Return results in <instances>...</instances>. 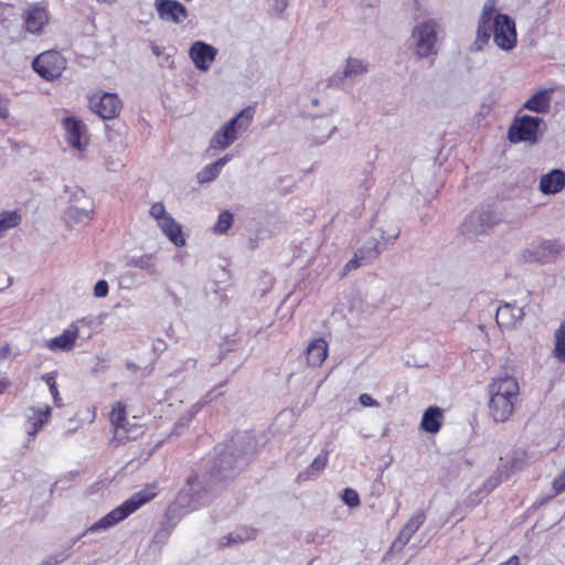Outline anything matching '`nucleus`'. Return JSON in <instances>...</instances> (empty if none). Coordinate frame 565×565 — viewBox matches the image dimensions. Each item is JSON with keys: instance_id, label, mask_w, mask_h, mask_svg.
I'll list each match as a JSON object with an SVG mask.
<instances>
[{"instance_id": "f257e3e1", "label": "nucleus", "mask_w": 565, "mask_h": 565, "mask_svg": "<svg viewBox=\"0 0 565 565\" xmlns=\"http://www.w3.org/2000/svg\"><path fill=\"white\" fill-rule=\"evenodd\" d=\"M491 38L495 45L503 51H511L516 45L514 21L509 15L499 13L495 2L488 0L482 8L472 49L481 51Z\"/></svg>"}, {"instance_id": "f03ea898", "label": "nucleus", "mask_w": 565, "mask_h": 565, "mask_svg": "<svg viewBox=\"0 0 565 565\" xmlns=\"http://www.w3.org/2000/svg\"><path fill=\"white\" fill-rule=\"evenodd\" d=\"M520 386L515 377L501 375L489 384V413L497 423L507 422L519 401Z\"/></svg>"}, {"instance_id": "7ed1b4c3", "label": "nucleus", "mask_w": 565, "mask_h": 565, "mask_svg": "<svg viewBox=\"0 0 565 565\" xmlns=\"http://www.w3.org/2000/svg\"><path fill=\"white\" fill-rule=\"evenodd\" d=\"M156 495L157 484L151 483L146 486L143 489L134 493L129 499L124 501L119 507L115 508L97 522L93 523L83 535L86 533L107 531L151 501Z\"/></svg>"}, {"instance_id": "20e7f679", "label": "nucleus", "mask_w": 565, "mask_h": 565, "mask_svg": "<svg viewBox=\"0 0 565 565\" xmlns=\"http://www.w3.org/2000/svg\"><path fill=\"white\" fill-rule=\"evenodd\" d=\"M253 119L254 110L250 107L242 109L214 131L210 139L209 149L216 151L228 149L248 130Z\"/></svg>"}, {"instance_id": "39448f33", "label": "nucleus", "mask_w": 565, "mask_h": 565, "mask_svg": "<svg viewBox=\"0 0 565 565\" xmlns=\"http://www.w3.org/2000/svg\"><path fill=\"white\" fill-rule=\"evenodd\" d=\"M440 24L435 19L417 23L411 35L412 47L417 58H428L437 55V42Z\"/></svg>"}, {"instance_id": "423d86ee", "label": "nucleus", "mask_w": 565, "mask_h": 565, "mask_svg": "<svg viewBox=\"0 0 565 565\" xmlns=\"http://www.w3.org/2000/svg\"><path fill=\"white\" fill-rule=\"evenodd\" d=\"M545 130V121L531 115H518L508 130L512 143L527 142L535 145Z\"/></svg>"}, {"instance_id": "0eeeda50", "label": "nucleus", "mask_w": 565, "mask_h": 565, "mask_svg": "<svg viewBox=\"0 0 565 565\" xmlns=\"http://www.w3.org/2000/svg\"><path fill=\"white\" fill-rule=\"evenodd\" d=\"M94 217V203L84 191H76L63 220L68 227L87 225Z\"/></svg>"}, {"instance_id": "6e6552de", "label": "nucleus", "mask_w": 565, "mask_h": 565, "mask_svg": "<svg viewBox=\"0 0 565 565\" xmlns=\"http://www.w3.org/2000/svg\"><path fill=\"white\" fill-rule=\"evenodd\" d=\"M66 58L55 50H49L39 54L32 62V68L42 78L54 81L58 78L66 68Z\"/></svg>"}, {"instance_id": "1a4fd4ad", "label": "nucleus", "mask_w": 565, "mask_h": 565, "mask_svg": "<svg viewBox=\"0 0 565 565\" xmlns=\"http://www.w3.org/2000/svg\"><path fill=\"white\" fill-rule=\"evenodd\" d=\"M109 419L114 428V439L119 444L137 438L141 430L137 424H130L127 419L126 405L122 402L113 405Z\"/></svg>"}, {"instance_id": "9d476101", "label": "nucleus", "mask_w": 565, "mask_h": 565, "mask_svg": "<svg viewBox=\"0 0 565 565\" xmlns=\"http://www.w3.org/2000/svg\"><path fill=\"white\" fill-rule=\"evenodd\" d=\"M90 109L103 119L116 118L122 104L117 94L98 90L89 98Z\"/></svg>"}, {"instance_id": "9b49d317", "label": "nucleus", "mask_w": 565, "mask_h": 565, "mask_svg": "<svg viewBox=\"0 0 565 565\" xmlns=\"http://www.w3.org/2000/svg\"><path fill=\"white\" fill-rule=\"evenodd\" d=\"M562 250L563 247L558 242L542 241L524 249L522 258L529 263L547 264L555 260Z\"/></svg>"}, {"instance_id": "f8f14e48", "label": "nucleus", "mask_w": 565, "mask_h": 565, "mask_svg": "<svg viewBox=\"0 0 565 565\" xmlns=\"http://www.w3.org/2000/svg\"><path fill=\"white\" fill-rule=\"evenodd\" d=\"M497 223V217L491 211H475L469 214L461 226L462 233L469 237H478L486 234Z\"/></svg>"}, {"instance_id": "ddd939ff", "label": "nucleus", "mask_w": 565, "mask_h": 565, "mask_svg": "<svg viewBox=\"0 0 565 565\" xmlns=\"http://www.w3.org/2000/svg\"><path fill=\"white\" fill-rule=\"evenodd\" d=\"M217 54L218 51L215 46L201 40L194 41L188 51L189 58L194 67L203 73L211 70Z\"/></svg>"}, {"instance_id": "4468645a", "label": "nucleus", "mask_w": 565, "mask_h": 565, "mask_svg": "<svg viewBox=\"0 0 565 565\" xmlns=\"http://www.w3.org/2000/svg\"><path fill=\"white\" fill-rule=\"evenodd\" d=\"M68 145L79 152H84L89 142L86 125L76 117H65L62 120Z\"/></svg>"}, {"instance_id": "2eb2a0df", "label": "nucleus", "mask_w": 565, "mask_h": 565, "mask_svg": "<svg viewBox=\"0 0 565 565\" xmlns=\"http://www.w3.org/2000/svg\"><path fill=\"white\" fill-rule=\"evenodd\" d=\"M369 70L366 61L358 57H349L341 72L334 73L329 78V84L338 87H343L348 82L353 83L359 77L364 75Z\"/></svg>"}, {"instance_id": "dca6fc26", "label": "nucleus", "mask_w": 565, "mask_h": 565, "mask_svg": "<svg viewBox=\"0 0 565 565\" xmlns=\"http://www.w3.org/2000/svg\"><path fill=\"white\" fill-rule=\"evenodd\" d=\"M49 22L50 13L44 7L33 4L25 10L23 20L25 32L33 35H41Z\"/></svg>"}, {"instance_id": "f3484780", "label": "nucleus", "mask_w": 565, "mask_h": 565, "mask_svg": "<svg viewBox=\"0 0 565 565\" xmlns=\"http://www.w3.org/2000/svg\"><path fill=\"white\" fill-rule=\"evenodd\" d=\"M78 335V322H72L60 335L47 340L45 347L52 352H68L75 348Z\"/></svg>"}, {"instance_id": "a211bd4d", "label": "nucleus", "mask_w": 565, "mask_h": 565, "mask_svg": "<svg viewBox=\"0 0 565 565\" xmlns=\"http://www.w3.org/2000/svg\"><path fill=\"white\" fill-rule=\"evenodd\" d=\"M154 7L164 21L180 24L188 18V10L177 0H156Z\"/></svg>"}, {"instance_id": "6ab92c4d", "label": "nucleus", "mask_w": 565, "mask_h": 565, "mask_svg": "<svg viewBox=\"0 0 565 565\" xmlns=\"http://www.w3.org/2000/svg\"><path fill=\"white\" fill-rule=\"evenodd\" d=\"M555 88H541L534 92L523 104L522 110L546 115L552 105Z\"/></svg>"}, {"instance_id": "aec40b11", "label": "nucleus", "mask_w": 565, "mask_h": 565, "mask_svg": "<svg viewBox=\"0 0 565 565\" xmlns=\"http://www.w3.org/2000/svg\"><path fill=\"white\" fill-rule=\"evenodd\" d=\"M426 520L423 510H417L401 529L397 537L393 543V547L402 550L411 541L413 535L418 531Z\"/></svg>"}, {"instance_id": "412c9836", "label": "nucleus", "mask_w": 565, "mask_h": 565, "mask_svg": "<svg viewBox=\"0 0 565 565\" xmlns=\"http://www.w3.org/2000/svg\"><path fill=\"white\" fill-rule=\"evenodd\" d=\"M380 253V242L375 237H372L370 241L365 242L362 247L358 249V252L354 254V257L348 262L347 268H358L375 259Z\"/></svg>"}, {"instance_id": "4be33fe9", "label": "nucleus", "mask_w": 565, "mask_h": 565, "mask_svg": "<svg viewBox=\"0 0 565 565\" xmlns=\"http://www.w3.org/2000/svg\"><path fill=\"white\" fill-rule=\"evenodd\" d=\"M524 317L522 307L514 303H504L497 309L495 319L499 326L503 328H513Z\"/></svg>"}, {"instance_id": "5701e85b", "label": "nucleus", "mask_w": 565, "mask_h": 565, "mask_svg": "<svg viewBox=\"0 0 565 565\" xmlns=\"http://www.w3.org/2000/svg\"><path fill=\"white\" fill-rule=\"evenodd\" d=\"M565 188V171L554 169L540 179L539 189L543 194H556Z\"/></svg>"}, {"instance_id": "b1692460", "label": "nucleus", "mask_w": 565, "mask_h": 565, "mask_svg": "<svg viewBox=\"0 0 565 565\" xmlns=\"http://www.w3.org/2000/svg\"><path fill=\"white\" fill-rule=\"evenodd\" d=\"M157 226L161 230L162 234L175 246L182 247L185 245V237L182 232V226L173 218L172 215H169L164 220L157 223Z\"/></svg>"}, {"instance_id": "393cba45", "label": "nucleus", "mask_w": 565, "mask_h": 565, "mask_svg": "<svg viewBox=\"0 0 565 565\" xmlns=\"http://www.w3.org/2000/svg\"><path fill=\"white\" fill-rule=\"evenodd\" d=\"M328 351V343L322 338L311 341L307 348V361L309 365L313 367L320 366L326 361Z\"/></svg>"}, {"instance_id": "a878e982", "label": "nucleus", "mask_w": 565, "mask_h": 565, "mask_svg": "<svg viewBox=\"0 0 565 565\" xmlns=\"http://www.w3.org/2000/svg\"><path fill=\"white\" fill-rule=\"evenodd\" d=\"M443 419V409L437 406H430L423 414L420 428L426 433L436 434L441 427Z\"/></svg>"}, {"instance_id": "bb28decb", "label": "nucleus", "mask_w": 565, "mask_h": 565, "mask_svg": "<svg viewBox=\"0 0 565 565\" xmlns=\"http://www.w3.org/2000/svg\"><path fill=\"white\" fill-rule=\"evenodd\" d=\"M50 418L51 407L49 405L30 408V414L28 415V422L30 424V429L28 430L29 435L34 436L39 433Z\"/></svg>"}, {"instance_id": "cd10ccee", "label": "nucleus", "mask_w": 565, "mask_h": 565, "mask_svg": "<svg viewBox=\"0 0 565 565\" xmlns=\"http://www.w3.org/2000/svg\"><path fill=\"white\" fill-rule=\"evenodd\" d=\"M188 487L189 489L185 491H182L178 497V502L180 504H183V501L188 500V505L190 510H194L201 505V497H200V478L198 476H194L192 478L188 479Z\"/></svg>"}, {"instance_id": "c85d7f7f", "label": "nucleus", "mask_w": 565, "mask_h": 565, "mask_svg": "<svg viewBox=\"0 0 565 565\" xmlns=\"http://www.w3.org/2000/svg\"><path fill=\"white\" fill-rule=\"evenodd\" d=\"M231 160H232V156L225 154L224 157L217 159L215 162L206 164L198 173V175H196L198 182L199 183H207V182L215 180L220 175L223 167Z\"/></svg>"}, {"instance_id": "c756f323", "label": "nucleus", "mask_w": 565, "mask_h": 565, "mask_svg": "<svg viewBox=\"0 0 565 565\" xmlns=\"http://www.w3.org/2000/svg\"><path fill=\"white\" fill-rule=\"evenodd\" d=\"M552 354L559 363L565 362V320L562 321L554 332V348Z\"/></svg>"}, {"instance_id": "7c9ffc66", "label": "nucleus", "mask_w": 565, "mask_h": 565, "mask_svg": "<svg viewBox=\"0 0 565 565\" xmlns=\"http://www.w3.org/2000/svg\"><path fill=\"white\" fill-rule=\"evenodd\" d=\"M21 222V215L15 211H2L0 212V237L8 232L17 227Z\"/></svg>"}, {"instance_id": "2f4dec72", "label": "nucleus", "mask_w": 565, "mask_h": 565, "mask_svg": "<svg viewBox=\"0 0 565 565\" xmlns=\"http://www.w3.org/2000/svg\"><path fill=\"white\" fill-rule=\"evenodd\" d=\"M327 463L328 452L322 451L313 459L309 468L303 472V476L307 479L316 478L327 467ZM300 477H302V475Z\"/></svg>"}, {"instance_id": "473e14b6", "label": "nucleus", "mask_w": 565, "mask_h": 565, "mask_svg": "<svg viewBox=\"0 0 565 565\" xmlns=\"http://www.w3.org/2000/svg\"><path fill=\"white\" fill-rule=\"evenodd\" d=\"M130 265L145 270L149 275L158 274V269L156 263L153 262L152 255H141L138 257H132L130 259Z\"/></svg>"}, {"instance_id": "72a5a7b5", "label": "nucleus", "mask_w": 565, "mask_h": 565, "mask_svg": "<svg viewBox=\"0 0 565 565\" xmlns=\"http://www.w3.org/2000/svg\"><path fill=\"white\" fill-rule=\"evenodd\" d=\"M42 380L46 383L49 386L50 393L53 397L54 404L60 407L62 406V398L60 396L57 384H56V375L54 372L52 373H45L42 375Z\"/></svg>"}, {"instance_id": "f704fd0d", "label": "nucleus", "mask_w": 565, "mask_h": 565, "mask_svg": "<svg viewBox=\"0 0 565 565\" xmlns=\"http://www.w3.org/2000/svg\"><path fill=\"white\" fill-rule=\"evenodd\" d=\"M233 214L228 211H223L218 214L217 222L214 225V232L218 234L226 233L233 224Z\"/></svg>"}, {"instance_id": "c9c22d12", "label": "nucleus", "mask_w": 565, "mask_h": 565, "mask_svg": "<svg viewBox=\"0 0 565 565\" xmlns=\"http://www.w3.org/2000/svg\"><path fill=\"white\" fill-rule=\"evenodd\" d=\"M202 408L201 403L192 404L190 407L186 408L184 414L178 419L177 426H185L188 425L193 417L200 412Z\"/></svg>"}, {"instance_id": "e433bc0d", "label": "nucleus", "mask_w": 565, "mask_h": 565, "mask_svg": "<svg viewBox=\"0 0 565 565\" xmlns=\"http://www.w3.org/2000/svg\"><path fill=\"white\" fill-rule=\"evenodd\" d=\"M149 215L159 223L160 221L168 217L170 214L167 212L166 206L162 202H156L151 204L149 209Z\"/></svg>"}, {"instance_id": "4c0bfd02", "label": "nucleus", "mask_w": 565, "mask_h": 565, "mask_svg": "<svg viewBox=\"0 0 565 565\" xmlns=\"http://www.w3.org/2000/svg\"><path fill=\"white\" fill-rule=\"evenodd\" d=\"M341 499L350 508H356L361 503L358 492L351 488L343 490Z\"/></svg>"}, {"instance_id": "58836bf2", "label": "nucleus", "mask_w": 565, "mask_h": 565, "mask_svg": "<svg viewBox=\"0 0 565 565\" xmlns=\"http://www.w3.org/2000/svg\"><path fill=\"white\" fill-rule=\"evenodd\" d=\"M356 185L363 191H369L373 185V177L369 170H364L359 177L355 179Z\"/></svg>"}, {"instance_id": "ea45409f", "label": "nucleus", "mask_w": 565, "mask_h": 565, "mask_svg": "<svg viewBox=\"0 0 565 565\" xmlns=\"http://www.w3.org/2000/svg\"><path fill=\"white\" fill-rule=\"evenodd\" d=\"M0 118L8 120L10 118V98L0 93Z\"/></svg>"}, {"instance_id": "a19ab883", "label": "nucleus", "mask_w": 565, "mask_h": 565, "mask_svg": "<svg viewBox=\"0 0 565 565\" xmlns=\"http://www.w3.org/2000/svg\"><path fill=\"white\" fill-rule=\"evenodd\" d=\"M109 287L108 282L104 279L98 280L94 286V296L97 298H104L108 295Z\"/></svg>"}, {"instance_id": "79ce46f5", "label": "nucleus", "mask_w": 565, "mask_h": 565, "mask_svg": "<svg viewBox=\"0 0 565 565\" xmlns=\"http://www.w3.org/2000/svg\"><path fill=\"white\" fill-rule=\"evenodd\" d=\"M553 489L556 494L565 491V467L564 470L553 480Z\"/></svg>"}, {"instance_id": "37998d69", "label": "nucleus", "mask_w": 565, "mask_h": 565, "mask_svg": "<svg viewBox=\"0 0 565 565\" xmlns=\"http://www.w3.org/2000/svg\"><path fill=\"white\" fill-rule=\"evenodd\" d=\"M359 401L364 407H377L380 405L377 401L366 393L361 394Z\"/></svg>"}, {"instance_id": "c03bdc74", "label": "nucleus", "mask_w": 565, "mask_h": 565, "mask_svg": "<svg viewBox=\"0 0 565 565\" xmlns=\"http://www.w3.org/2000/svg\"><path fill=\"white\" fill-rule=\"evenodd\" d=\"M68 556H70L68 554H65V555H63V554L54 555V556L49 557L41 565H55V564H58L60 562L64 561Z\"/></svg>"}, {"instance_id": "a18cd8bd", "label": "nucleus", "mask_w": 565, "mask_h": 565, "mask_svg": "<svg viewBox=\"0 0 565 565\" xmlns=\"http://www.w3.org/2000/svg\"><path fill=\"white\" fill-rule=\"evenodd\" d=\"M288 6V0H273V8L277 12H282Z\"/></svg>"}, {"instance_id": "49530a36", "label": "nucleus", "mask_w": 565, "mask_h": 565, "mask_svg": "<svg viewBox=\"0 0 565 565\" xmlns=\"http://www.w3.org/2000/svg\"><path fill=\"white\" fill-rule=\"evenodd\" d=\"M499 565H521V564H520L519 556L513 555L509 559H507L505 562L500 563Z\"/></svg>"}, {"instance_id": "de8ad7c7", "label": "nucleus", "mask_w": 565, "mask_h": 565, "mask_svg": "<svg viewBox=\"0 0 565 565\" xmlns=\"http://www.w3.org/2000/svg\"><path fill=\"white\" fill-rule=\"evenodd\" d=\"M10 385V381L7 377L0 379V394L3 393Z\"/></svg>"}, {"instance_id": "09e8293b", "label": "nucleus", "mask_w": 565, "mask_h": 565, "mask_svg": "<svg viewBox=\"0 0 565 565\" xmlns=\"http://www.w3.org/2000/svg\"><path fill=\"white\" fill-rule=\"evenodd\" d=\"M10 353V348L9 345H4L3 348H1L0 350V358L1 359H6L8 356V354Z\"/></svg>"}, {"instance_id": "8fccbe9b", "label": "nucleus", "mask_w": 565, "mask_h": 565, "mask_svg": "<svg viewBox=\"0 0 565 565\" xmlns=\"http://www.w3.org/2000/svg\"><path fill=\"white\" fill-rule=\"evenodd\" d=\"M227 542L224 543L225 545H230L232 542H237L238 539L235 537L233 534H230L227 537H226Z\"/></svg>"}, {"instance_id": "3c124183", "label": "nucleus", "mask_w": 565, "mask_h": 565, "mask_svg": "<svg viewBox=\"0 0 565 565\" xmlns=\"http://www.w3.org/2000/svg\"><path fill=\"white\" fill-rule=\"evenodd\" d=\"M202 490V488L200 487V491ZM203 492H206V489H203ZM200 497H201V505L205 503V500L203 499V495L200 493Z\"/></svg>"}, {"instance_id": "603ef678", "label": "nucleus", "mask_w": 565, "mask_h": 565, "mask_svg": "<svg viewBox=\"0 0 565 565\" xmlns=\"http://www.w3.org/2000/svg\"><path fill=\"white\" fill-rule=\"evenodd\" d=\"M397 235H398V234L393 235L388 241H390V242H394V241L397 238Z\"/></svg>"}, {"instance_id": "864d4df0", "label": "nucleus", "mask_w": 565, "mask_h": 565, "mask_svg": "<svg viewBox=\"0 0 565 565\" xmlns=\"http://www.w3.org/2000/svg\"><path fill=\"white\" fill-rule=\"evenodd\" d=\"M188 363H190L192 366H194V365H195V361H194V360H189V362H188Z\"/></svg>"}, {"instance_id": "5fc2aeb1", "label": "nucleus", "mask_w": 565, "mask_h": 565, "mask_svg": "<svg viewBox=\"0 0 565 565\" xmlns=\"http://www.w3.org/2000/svg\"><path fill=\"white\" fill-rule=\"evenodd\" d=\"M218 470L222 471V470H225V468L223 466H220Z\"/></svg>"}, {"instance_id": "6e6d98bb", "label": "nucleus", "mask_w": 565, "mask_h": 565, "mask_svg": "<svg viewBox=\"0 0 565 565\" xmlns=\"http://www.w3.org/2000/svg\"><path fill=\"white\" fill-rule=\"evenodd\" d=\"M327 0H322V2H326Z\"/></svg>"}]
</instances>
